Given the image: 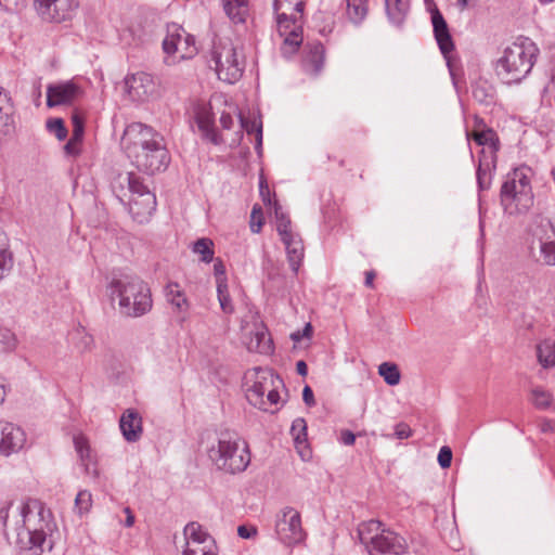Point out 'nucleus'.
Returning a JSON list of instances; mask_svg holds the SVG:
<instances>
[{"mask_svg": "<svg viewBox=\"0 0 555 555\" xmlns=\"http://www.w3.org/2000/svg\"><path fill=\"white\" fill-rule=\"evenodd\" d=\"M0 522L7 539L33 555L44 552L47 535L55 528L52 513L37 499H27L17 506L10 503L0 508Z\"/></svg>", "mask_w": 555, "mask_h": 555, "instance_id": "obj_1", "label": "nucleus"}, {"mask_svg": "<svg viewBox=\"0 0 555 555\" xmlns=\"http://www.w3.org/2000/svg\"><path fill=\"white\" fill-rule=\"evenodd\" d=\"M120 145L131 164L146 175L164 171L170 163L163 135L145 124L128 125Z\"/></svg>", "mask_w": 555, "mask_h": 555, "instance_id": "obj_2", "label": "nucleus"}, {"mask_svg": "<svg viewBox=\"0 0 555 555\" xmlns=\"http://www.w3.org/2000/svg\"><path fill=\"white\" fill-rule=\"evenodd\" d=\"M207 453L217 469L231 475L245 472L251 459L248 443L231 430L220 431Z\"/></svg>", "mask_w": 555, "mask_h": 555, "instance_id": "obj_3", "label": "nucleus"}, {"mask_svg": "<svg viewBox=\"0 0 555 555\" xmlns=\"http://www.w3.org/2000/svg\"><path fill=\"white\" fill-rule=\"evenodd\" d=\"M539 54V48L529 38H521L505 48L498 60L495 70L500 79L507 83H518L531 72Z\"/></svg>", "mask_w": 555, "mask_h": 555, "instance_id": "obj_4", "label": "nucleus"}, {"mask_svg": "<svg viewBox=\"0 0 555 555\" xmlns=\"http://www.w3.org/2000/svg\"><path fill=\"white\" fill-rule=\"evenodd\" d=\"M111 296L118 299L120 314L139 318L151 311L153 306L147 284L138 276L125 275L109 284Z\"/></svg>", "mask_w": 555, "mask_h": 555, "instance_id": "obj_5", "label": "nucleus"}, {"mask_svg": "<svg viewBox=\"0 0 555 555\" xmlns=\"http://www.w3.org/2000/svg\"><path fill=\"white\" fill-rule=\"evenodd\" d=\"M358 537L369 555H402L406 548L401 535L384 528V524L376 519L362 522L358 528Z\"/></svg>", "mask_w": 555, "mask_h": 555, "instance_id": "obj_6", "label": "nucleus"}, {"mask_svg": "<svg viewBox=\"0 0 555 555\" xmlns=\"http://www.w3.org/2000/svg\"><path fill=\"white\" fill-rule=\"evenodd\" d=\"M501 205L508 215L524 214L533 205V194L528 177L516 169L507 175L501 186Z\"/></svg>", "mask_w": 555, "mask_h": 555, "instance_id": "obj_7", "label": "nucleus"}, {"mask_svg": "<svg viewBox=\"0 0 555 555\" xmlns=\"http://www.w3.org/2000/svg\"><path fill=\"white\" fill-rule=\"evenodd\" d=\"M528 248L533 260L555 266V227L550 219L535 216L529 225Z\"/></svg>", "mask_w": 555, "mask_h": 555, "instance_id": "obj_8", "label": "nucleus"}, {"mask_svg": "<svg viewBox=\"0 0 555 555\" xmlns=\"http://www.w3.org/2000/svg\"><path fill=\"white\" fill-rule=\"evenodd\" d=\"M295 0H274L273 10L276 14V26L281 37L284 38L281 52L284 56L296 53L302 43L301 28L295 25L296 20L288 16Z\"/></svg>", "mask_w": 555, "mask_h": 555, "instance_id": "obj_9", "label": "nucleus"}, {"mask_svg": "<svg viewBox=\"0 0 555 555\" xmlns=\"http://www.w3.org/2000/svg\"><path fill=\"white\" fill-rule=\"evenodd\" d=\"M211 62L218 78L222 81L234 83L243 75L244 62L238 60L236 49L230 41L214 47Z\"/></svg>", "mask_w": 555, "mask_h": 555, "instance_id": "obj_10", "label": "nucleus"}, {"mask_svg": "<svg viewBox=\"0 0 555 555\" xmlns=\"http://www.w3.org/2000/svg\"><path fill=\"white\" fill-rule=\"evenodd\" d=\"M275 534L281 543L293 546L306 539L301 526L300 513L294 507L285 506L275 516Z\"/></svg>", "mask_w": 555, "mask_h": 555, "instance_id": "obj_11", "label": "nucleus"}, {"mask_svg": "<svg viewBox=\"0 0 555 555\" xmlns=\"http://www.w3.org/2000/svg\"><path fill=\"white\" fill-rule=\"evenodd\" d=\"M117 182L127 183L129 192L138 195L131 199V210L137 209V214L151 215L156 209V197L141 179L133 172L120 173L117 176Z\"/></svg>", "mask_w": 555, "mask_h": 555, "instance_id": "obj_12", "label": "nucleus"}, {"mask_svg": "<svg viewBox=\"0 0 555 555\" xmlns=\"http://www.w3.org/2000/svg\"><path fill=\"white\" fill-rule=\"evenodd\" d=\"M38 15L47 22L69 20L79 7V0H34Z\"/></svg>", "mask_w": 555, "mask_h": 555, "instance_id": "obj_13", "label": "nucleus"}, {"mask_svg": "<svg viewBox=\"0 0 555 555\" xmlns=\"http://www.w3.org/2000/svg\"><path fill=\"white\" fill-rule=\"evenodd\" d=\"M272 386H284L283 380L279 375L272 372H262L258 375L254 384L246 390V399L248 402L262 411H268L267 401L264 395L268 393Z\"/></svg>", "mask_w": 555, "mask_h": 555, "instance_id": "obj_14", "label": "nucleus"}, {"mask_svg": "<svg viewBox=\"0 0 555 555\" xmlns=\"http://www.w3.org/2000/svg\"><path fill=\"white\" fill-rule=\"evenodd\" d=\"M26 441L25 433L12 423H0V453L9 456L18 452Z\"/></svg>", "mask_w": 555, "mask_h": 555, "instance_id": "obj_15", "label": "nucleus"}, {"mask_svg": "<svg viewBox=\"0 0 555 555\" xmlns=\"http://www.w3.org/2000/svg\"><path fill=\"white\" fill-rule=\"evenodd\" d=\"M125 87L132 100L141 102L147 100L155 89L152 76L144 72L127 76Z\"/></svg>", "mask_w": 555, "mask_h": 555, "instance_id": "obj_16", "label": "nucleus"}, {"mask_svg": "<svg viewBox=\"0 0 555 555\" xmlns=\"http://www.w3.org/2000/svg\"><path fill=\"white\" fill-rule=\"evenodd\" d=\"M324 63V46L320 41L306 43L304 47V56L301 61L304 70L311 76H318L323 70Z\"/></svg>", "mask_w": 555, "mask_h": 555, "instance_id": "obj_17", "label": "nucleus"}, {"mask_svg": "<svg viewBox=\"0 0 555 555\" xmlns=\"http://www.w3.org/2000/svg\"><path fill=\"white\" fill-rule=\"evenodd\" d=\"M431 24L437 44L443 56L448 60L449 54L454 50V43L449 26L437 8L431 11Z\"/></svg>", "mask_w": 555, "mask_h": 555, "instance_id": "obj_18", "label": "nucleus"}, {"mask_svg": "<svg viewBox=\"0 0 555 555\" xmlns=\"http://www.w3.org/2000/svg\"><path fill=\"white\" fill-rule=\"evenodd\" d=\"M280 237L285 246L289 267L297 274L305 254L302 240L298 233L293 231L282 234Z\"/></svg>", "mask_w": 555, "mask_h": 555, "instance_id": "obj_19", "label": "nucleus"}, {"mask_svg": "<svg viewBox=\"0 0 555 555\" xmlns=\"http://www.w3.org/2000/svg\"><path fill=\"white\" fill-rule=\"evenodd\" d=\"M78 93V88L73 82L50 85L47 88V105L49 107L70 103Z\"/></svg>", "mask_w": 555, "mask_h": 555, "instance_id": "obj_20", "label": "nucleus"}, {"mask_svg": "<svg viewBox=\"0 0 555 555\" xmlns=\"http://www.w3.org/2000/svg\"><path fill=\"white\" fill-rule=\"evenodd\" d=\"M119 427L128 442H135L142 435V417L135 410L128 409L120 417Z\"/></svg>", "mask_w": 555, "mask_h": 555, "instance_id": "obj_21", "label": "nucleus"}, {"mask_svg": "<svg viewBox=\"0 0 555 555\" xmlns=\"http://www.w3.org/2000/svg\"><path fill=\"white\" fill-rule=\"evenodd\" d=\"M195 121L204 138L217 144V133L214 127V115L206 105L198 106L195 111Z\"/></svg>", "mask_w": 555, "mask_h": 555, "instance_id": "obj_22", "label": "nucleus"}, {"mask_svg": "<svg viewBox=\"0 0 555 555\" xmlns=\"http://www.w3.org/2000/svg\"><path fill=\"white\" fill-rule=\"evenodd\" d=\"M496 160L493 157L488 159L485 149L481 150L479 165L477 168V184L480 192L490 189L492 182V170L495 169Z\"/></svg>", "mask_w": 555, "mask_h": 555, "instance_id": "obj_23", "label": "nucleus"}, {"mask_svg": "<svg viewBox=\"0 0 555 555\" xmlns=\"http://www.w3.org/2000/svg\"><path fill=\"white\" fill-rule=\"evenodd\" d=\"M472 138L478 145L483 146L482 149L486 150L488 159L493 157L496 160V152L499 151L500 143L496 133L492 129L475 130L472 133Z\"/></svg>", "mask_w": 555, "mask_h": 555, "instance_id": "obj_24", "label": "nucleus"}, {"mask_svg": "<svg viewBox=\"0 0 555 555\" xmlns=\"http://www.w3.org/2000/svg\"><path fill=\"white\" fill-rule=\"evenodd\" d=\"M247 348L249 351L262 354L271 353L273 351V345L267 328L260 327L253 332Z\"/></svg>", "mask_w": 555, "mask_h": 555, "instance_id": "obj_25", "label": "nucleus"}, {"mask_svg": "<svg viewBox=\"0 0 555 555\" xmlns=\"http://www.w3.org/2000/svg\"><path fill=\"white\" fill-rule=\"evenodd\" d=\"M223 10L234 24H243L248 15V0H222Z\"/></svg>", "mask_w": 555, "mask_h": 555, "instance_id": "obj_26", "label": "nucleus"}, {"mask_svg": "<svg viewBox=\"0 0 555 555\" xmlns=\"http://www.w3.org/2000/svg\"><path fill=\"white\" fill-rule=\"evenodd\" d=\"M167 301L179 312H185L189 309V301L180 285L176 282H169L165 287Z\"/></svg>", "mask_w": 555, "mask_h": 555, "instance_id": "obj_27", "label": "nucleus"}, {"mask_svg": "<svg viewBox=\"0 0 555 555\" xmlns=\"http://www.w3.org/2000/svg\"><path fill=\"white\" fill-rule=\"evenodd\" d=\"M537 358L544 369L555 366V340L547 338L538 344Z\"/></svg>", "mask_w": 555, "mask_h": 555, "instance_id": "obj_28", "label": "nucleus"}, {"mask_svg": "<svg viewBox=\"0 0 555 555\" xmlns=\"http://www.w3.org/2000/svg\"><path fill=\"white\" fill-rule=\"evenodd\" d=\"M182 33L184 30L175 24L168 27V35L163 40V50L166 54L180 53V50H182Z\"/></svg>", "mask_w": 555, "mask_h": 555, "instance_id": "obj_29", "label": "nucleus"}, {"mask_svg": "<svg viewBox=\"0 0 555 555\" xmlns=\"http://www.w3.org/2000/svg\"><path fill=\"white\" fill-rule=\"evenodd\" d=\"M5 105H0V137L8 135L14 130L13 107L11 98L3 95Z\"/></svg>", "mask_w": 555, "mask_h": 555, "instance_id": "obj_30", "label": "nucleus"}, {"mask_svg": "<svg viewBox=\"0 0 555 555\" xmlns=\"http://www.w3.org/2000/svg\"><path fill=\"white\" fill-rule=\"evenodd\" d=\"M386 11L392 24L401 25L408 12V3L404 0H386Z\"/></svg>", "mask_w": 555, "mask_h": 555, "instance_id": "obj_31", "label": "nucleus"}, {"mask_svg": "<svg viewBox=\"0 0 555 555\" xmlns=\"http://www.w3.org/2000/svg\"><path fill=\"white\" fill-rule=\"evenodd\" d=\"M347 14L354 24H360L367 14L366 0H347Z\"/></svg>", "mask_w": 555, "mask_h": 555, "instance_id": "obj_32", "label": "nucleus"}, {"mask_svg": "<svg viewBox=\"0 0 555 555\" xmlns=\"http://www.w3.org/2000/svg\"><path fill=\"white\" fill-rule=\"evenodd\" d=\"M184 535L188 539V542L191 541L196 545H202L206 543L207 540L210 539V535L203 530L202 526L198 522L195 521L189 522L185 526Z\"/></svg>", "mask_w": 555, "mask_h": 555, "instance_id": "obj_33", "label": "nucleus"}, {"mask_svg": "<svg viewBox=\"0 0 555 555\" xmlns=\"http://www.w3.org/2000/svg\"><path fill=\"white\" fill-rule=\"evenodd\" d=\"M378 374L384 378L385 383L389 386H396L400 383V371L395 363L383 362L378 366Z\"/></svg>", "mask_w": 555, "mask_h": 555, "instance_id": "obj_34", "label": "nucleus"}, {"mask_svg": "<svg viewBox=\"0 0 555 555\" xmlns=\"http://www.w3.org/2000/svg\"><path fill=\"white\" fill-rule=\"evenodd\" d=\"M214 243L210 238H199L194 243L193 251L202 256V261L209 263L214 259Z\"/></svg>", "mask_w": 555, "mask_h": 555, "instance_id": "obj_35", "label": "nucleus"}, {"mask_svg": "<svg viewBox=\"0 0 555 555\" xmlns=\"http://www.w3.org/2000/svg\"><path fill=\"white\" fill-rule=\"evenodd\" d=\"M531 402L537 409L546 410L553 403L552 395L541 387L531 390Z\"/></svg>", "mask_w": 555, "mask_h": 555, "instance_id": "obj_36", "label": "nucleus"}, {"mask_svg": "<svg viewBox=\"0 0 555 555\" xmlns=\"http://www.w3.org/2000/svg\"><path fill=\"white\" fill-rule=\"evenodd\" d=\"M474 99L485 105H490L494 102L492 88L486 83H477L473 88Z\"/></svg>", "mask_w": 555, "mask_h": 555, "instance_id": "obj_37", "label": "nucleus"}, {"mask_svg": "<svg viewBox=\"0 0 555 555\" xmlns=\"http://www.w3.org/2000/svg\"><path fill=\"white\" fill-rule=\"evenodd\" d=\"M274 217L276 221V231L279 235L286 234L292 230V222L291 219L286 214L282 211L281 206L278 204V202H274Z\"/></svg>", "mask_w": 555, "mask_h": 555, "instance_id": "obj_38", "label": "nucleus"}, {"mask_svg": "<svg viewBox=\"0 0 555 555\" xmlns=\"http://www.w3.org/2000/svg\"><path fill=\"white\" fill-rule=\"evenodd\" d=\"M240 121L243 129L247 131V133L256 132V150L258 153L260 152L262 144V125L261 122H257L256 120H246L242 115H240Z\"/></svg>", "mask_w": 555, "mask_h": 555, "instance_id": "obj_39", "label": "nucleus"}, {"mask_svg": "<svg viewBox=\"0 0 555 555\" xmlns=\"http://www.w3.org/2000/svg\"><path fill=\"white\" fill-rule=\"evenodd\" d=\"M291 434L294 437L295 443L298 446L307 440V424L304 418H296L291 427Z\"/></svg>", "mask_w": 555, "mask_h": 555, "instance_id": "obj_40", "label": "nucleus"}, {"mask_svg": "<svg viewBox=\"0 0 555 555\" xmlns=\"http://www.w3.org/2000/svg\"><path fill=\"white\" fill-rule=\"evenodd\" d=\"M92 505L91 493L87 490H81L78 492L75 499V508L78 514L82 515L90 511Z\"/></svg>", "mask_w": 555, "mask_h": 555, "instance_id": "obj_41", "label": "nucleus"}, {"mask_svg": "<svg viewBox=\"0 0 555 555\" xmlns=\"http://www.w3.org/2000/svg\"><path fill=\"white\" fill-rule=\"evenodd\" d=\"M47 128L50 132L54 133L55 137L62 141L67 137V129L61 118H51L47 120Z\"/></svg>", "mask_w": 555, "mask_h": 555, "instance_id": "obj_42", "label": "nucleus"}, {"mask_svg": "<svg viewBox=\"0 0 555 555\" xmlns=\"http://www.w3.org/2000/svg\"><path fill=\"white\" fill-rule=\"evenodd\" d=\"M197 49L195 47L194 37L182 33V50H180L181 59H190L196 53Z\"/></svg>", "mask_w": 555, "mask_h": 555, "instance_id": "obj_43", "label": "nucleus"}, {"mask_svg": "<svg viewBox=\"0 0 555 555\" xmlns=\"http://www.w3.org/2000/svg\"><path fill=\"white\" fill-rule=\"evenodd\" d=\"M264 223V218L262 214V209L259 205H255L253 207L251 214H250V230L254 233H259L262 229V225Z\"/></svg>", "mask_w": 555, "mask_h": 555, "instance_id": "obj_44", "label": "nucleus"}, {"mask_svg": "<svg viewBox=\"0 0 555 555\" xmlns=\"http://www.w3.org/2000/svg\"><path fill=\"white\" fill-rule=\"evenodd\" d=\"M13 267V256L7 248H0V280Z\"/></svg>", "mask_w": 555, "mask_h": 555, "instance_id": "obj_45", "label": "nucleus"}, {"mask_svg": "<svg viewBox=\"0 0 555 555\" xmlns=\"http://www.w3.org/2000/svg\"><path fill=\"white\" fill-rule=\"evenodd\" d=\"M72 124H73L72 135H74V140H82L83 132H85V119L78 112L73 113Z\"/></svg>", "mask_w": 555, "mask_h": 555, "instance_id": "obj_46", "label": "nucleus"}, {"mask_svg": "<svg viewBox=\"0 0 555 555\" xmlns=\"http://www.w3.org/2000/svg\"><path fill=\"white\" fill-rule=\"evenodd\" d=\"M438 463L441 468H449L452 463V450L451 448L443 446L440 448L438 453Z\"/></svg>", "mask_w": 555, "mask_h": 555, "instance_id": "obj_47", "label": "nucleus"}, {"mask_svg": "<svg viewBox=\"0 0 555 555\" xmlns=\"http://www.w3.org/2000/svg\"><path fill=\"white\" fill-rule=\"evenodd\" d=\"M74 444L77 453L79 454L82 461L89 457L90 448L88 446L87 440L83 437H75Z\"/></svg>", "mask_w": 555, "mask_h": 555, "instance_id": "obj_48", "label": "nucleus"}, {"mask_svg": "<svg viewBox=\"0 0 555 555\" xmlns=\"http://www.w3.org/2000/svg\"><path fill=\"white\" fill-rule=\"evenodd\" d=\"M0 343L3 344L5 349L14 348L15 338L13 333L7 328H0Z\"/></svg>", "mask_w": 555, "mask_h": 555, "instance_id": "obj_49", "label": "nucleus"}, {"mask_svg": "<svg viewBox=\"0 0 555 555\" xmlns=\"http://www.w3.org/2000/svg\"><path fill=\"white\" fill-rule=\"evenodd\" d=\"M258 530L255 526L241 525L237 527V534L242 539H253L257 535Z\"/></svg>", "mask_w": 555, "mask_h": 555, "instance_id": "obj_50", "label": "nucleus"}, {"mask_svg": "<svg viewBox=\"0 0 555 555\" xmlns=\"http://www.w3.org/2000/svg\"><path fill=\"white\" fill-rule=\"evenodd\" d=\"M183 555H217V553L211 548L206 550L204 546L196 545L195 547L188 546Z\"/></svg>", "mask_w": 555, "mask_h": 555, "instance_id": "obj_51", "label": "nucleus"}, {"mask_svg": "<svg viewBox=\"0 0 555 555\" xmlns=\"http://www.w3.org/2000/svg\"><path fill=\"white\" fill-rule=\"evenodd\" d=\"M82 140H74V135L64 145V151L67 155L76 156L79 154V144Z\"/></svg>", "mask_w": 555, "mask_h": 555, "instance_id": "obj_52", "label": "nucleus"}, {"mask_svg": "<svg viewBox=\"0 0 555 555\" xmlns=\"http://www.w3.org/2000/svg\"><path fill=\"white\" fill-rule=\"evenodd\" d=\"M312 335V325L310 323H307L305 325V327L302 328V331H297L295 333H293L291 335V338L295 341V343H298L304 337H307L309 338L310 336Z\"/></svg>", "mask_w": 555, "mask_h": 555, "instance_id": "obj_53", "label": "nucleus"}, {"mask_svg": "<svg viewBox=\"0 0 555 555\" xmlns=\"http://www.w3.org/2000/svg\"><path fill=\"white\" fill-rule=\"evenodd\" d=\"M218 300L220 302V307L224 313H232L234 308L231 302V298L229 295V292L220 297H218Z\"/></svg>", "mask_w": 555, "mask_h": 555, "instance_id": "obj_54", "label": "nucleus"}, {"mask_svg": "<svg viewBox=\"0 0 555 555\" xmlns=\"http://www.w3.org/2000/svg\"><path fill=\"white\" fill-rule=\"evenodd\" d=\"M259 193L262 197L263 204L270 205L271 204L270 190H269L267 182L263 179H260V182H259Z\"/></svg>", "mask_w": 555, "mask_h": 555, "instance_id": "obj_55", "label": "nucleus"}, {"mask_svg": "<svg viewBox=\"0 0 555 555\" xmlns=\"http://www.w3.org/2000/svg\"><path fill=\"white\" fill-rule=\"evenodd\" d=\"M411 433L410 426L404 423H400L396 426L395 434L398 439H406L411 436Z\"/></svg>", "mask_w": 555, "mask_h": 555, "instance_id": "obj_56", "label": "nucleus"}, {"mask_svg": "<svg viewBox=\"0 0 555 555\" xmlns=\"http://www.w3.org/2000/svg\"><path fill=\"white\" fill-rule=\"evenodd\" d=\"M280 386H272L268 393H267V398L264 399L267 401V404H278L279 401H280V395H279V389Z\"/></svg>", "mask_w": 555, "mask_h": 555, "instance_id": "obj_57", "label": "nucleus"}, {"mask_svg": "<svg viewBox=\"0 0 555 555\" xmlns=\"http://www.w3.org/2000/svg\"><path fill=\"white\" fill-rule=\"evenodd\" d=\"M339 440L345 446H352L356 441V436L351 430L344 429L340 431Z\"/></svg>", "mask_w": 555, "mask_h": 555, "instance_id": "obj_58", "label": "nucleus"}, {"mask_svg": "<svg viewBox=\"0 0 555 555\" xmlns=\"http://www.w3.org/2000/svg\"><path fill=\"white\" fill-rule=\"evenodd\" d=\"M302 400L308 406H312L315 404L313 391L308 385L304 387Z\"/></svg>", "mask_w": 555, "mask_h": 555, "instance_id": "obj_59", "label": "nucleus"}, {"mask_svg": "<svg viewBox=\"0 0 555 555\" xmlns=\"http://www.w3.org/2000/svg\"><path fill=\"white\" fill-rule=\"evenodd\" d=\"M214 273L217 279L225 278V267L221 259H216L214 263Z\"/></svg>", "mask_w": 555, "mask_h": 555, "instance_id": "obj_60", "label": "nucleus"}, {"mask_svg": "<svg viewBox=\"0 0 555 555\" xmlns=\"http://www.w3.org/2000/svg\"><path fill=\"white\" fill-rule=\"evenodd\" d=\"M234 119L230 113L223 112L220 116V124L223 129H231L233 126Z\"/></svg>", "mask_w": 555, "mask_h": 555, "instance_id": "obj_61", "label": "nucleus"}, {"mask_svg": "<svg viewBox=\"0 0 555 555\" xmlns=\"http://www.w3.org/2000/svg\"><path fill=\"white\" fill-rule=\"evenodd\" d=\"M125 185H127V183L117 182V177L112 182L113 192L117 195V197L121 198V196L126 195Z\"/></svg>", "mask_w": 555, "mask_h": 555, "instance_id": "obj_62", "label": "nucleus"}, {"mask_svg": "<svg viewBox=\"0 0 555 555\" xmlns=\"http://www.w3.org/2000/svg\"><path fill=\"white\" fill-rule=\"evenodd\" d=\"M217 293L218 297L224 295L228 293V284H227V278L217 279Z\"/></svg>", "mask_w": 555, "mask_h": 555, "instance_id": "obj_63", "label": "nucleus"}, {"mask_svg": "<svg viewBox=\"0 0 555 555\" xmlns=\"http://www.w3.org/2000/svg\"><path fill=\"white\" fill-rule=\"evenodd\" d=\"M21 0H0V7L5 11H12L17 8Z\"/></svg>", "mask_w": 555, "mask_h": 555, "instance_id": "obj_64", "label": "nucleus"}]
</instances>
